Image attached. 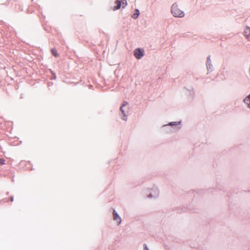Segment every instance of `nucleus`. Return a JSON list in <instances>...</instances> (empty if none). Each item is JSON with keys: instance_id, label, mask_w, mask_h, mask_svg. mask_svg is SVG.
<instances>
[{"instance_id": "nucleus-1", "label": "nucleus", "mask_w": 250, "mask_h": 250, "mask_svg": "<svg viewBox=\"0 0 250 250\" xmlns=\"http://www.w3.org/2000/svg\"><path fill=\"white\" fill-rule=\"evenodd\" d=\"M171 13L175 17L182 18L184 16V13L178 7L176 4H173L171 6Z\"/></svg>"}, {"instance_id": "nucleus-2", "label": "nucleus", "mask_w": 250, "mask_h": 250, "mask_svg": "<svg viewBox=\"0 0 250 250\" xmlns=\"http://www.w3.org/2000/svg\"><path fill=\"white\" fill-rule=\"evenodd\" d=\"M112 218L114 224L117 226H119L121 223L122 219L117 211L114 209L113 210Z\"/></svg>"}, {"instance_id": "nucleus-3", "label": "nucleus", "mask_w": 250, "mask_h": 250, "mask_svg": "<svg viewBox=\"0 0 250 250\" xmlns=\"http://www.w3.org/2000/svg\"><path fill=\"white\" fill-rule=\"evenodd\" d=\"M134 55L137 59H140L144 55V50L140 48L136 49L134 51Z\"/></svg>"}, {"instance_id": "nucleus-4", "label": "nucleus", "mask_w": 250, "mask_h": 250, "mask_svg": "<svg viewBox=\"0 0 250 250\" xmlns=\"http://www.w3.org/2000/svg\"><path fill=\"white\" fill-rule=\"evenodd\" d=\"M128 103L126 102H124L122 105L120 107V110L122 112V114L123 115L122 119L124 120H126V115L125 113V110L124 109V107Z\"/></svg>"}, {"instance_id": "nucleus-5", "label": "nucleus", "mask_w": 250, "mask_h": 250, "mask_svg": "<svg viewBox=\"0 0 250 250\" xmlns=\"http://www.w3.org/2000/svg\"><path fill=\"white\" fill-rule=\"evenodd\" d=\"M244 34L246 38L250 41V28L247 27L246 28L244 31Z\"/></svg>"}, {"instance_id": "nucleus-6", "label": "nucleus", "mask_w": 250, "mask_h": 250, "mask_svg": "<svg viewBox=\"0 0 250 250\" xmlns=\"http://www.w3.org/2000/svg\"><path fill=\"white\" fill-rule=\"evenodd\" d=\"M115 3L117 5L113 8L114 10L119 9L121 6V1H120V0H116Z\"/></svg>"}, {"instance_id": "nucleus-7", "label": "nucleus", "mask_w": 250, "mask_h": 250, "mask_svg": "<svg viewBox=\"0 0 250 250\" xmlns=\"http://www.w3.org/2000/svg\"><path fill=\"white\" fill-rule=\"evenodd\" d=\"M244 102L248 105L249 107L250 108V95L244 100Z\"/></svg>"}, {"instance_id": "nucleus-8", "label": "nucleus", "mask_w": 250, "mask_h": 250, "mask_svg": "<svg viewBox=\"0 0 250 250\" xmlns=\"http://www.w3.org/2000/svg\"><path fill=\"white\" fill-rule=\"evenodd\" d=\"M139 15V11L138 9H136L135 10V13L133 14V15L132 16V17L133 19H135L138 17Z\"/></svg>"}, {"instance_id": "nucleus-9", "label": "nucleus", "mask_w": 250, "mask_h": 250, "mask_svg": "<svg viewBox=\"0 0 250 250\" xmlns=\"http://www.w3.org/2000/svg\"><path fill=\"white\" fill-rule=\"evenodd\" d=\"M51 52L52 55L55 57H57L58 56V54L57 53V51L55 49H52Z\"/></svg>"}, {"instance_id": "nucleus-10", "label": "nucleus", "mask_w": 250, "mask_h": 250, "mask_svg": "<svg viewBox=\"0 0 250 250\" xmlns=\"http://www.w3.org/2000/svg\"><path fill=\"white\" fill-rule=\"evenodd\" d=\"M120 1H121V4H122L123 8L127 5V1L126 0H120Z\"/></svg>"}, {"instance_id": "nucleus-11", "label": "nucleus", "mask_w": 250, "mask_h": 250, "mask_svg": "<svg viewBox=\"0 0 250 250\" xmlns=\"http://www.w3.org/2000/svg\"><path fill=\"white\" fill-rule=\"evenodd\" d=\"M5 164V160L3 159H0V165H3Z\"/></svg>"}, {"instance_id": "nucleus-12", "label": "nucleus", "mask_w": 250, "mask_h": 250, "mask_svg": "<svg viewBox=\"0 0 250 250\" xmlns=\"http://www.w3.org/2000/svg\"><path fill=\"white\" fill-rule=\"evenodd\" d=\"M149 250V249L147 247L146 244L144 245V250Z\"/></svg>"}, {"instance_id": "nucleus-13", "label": "nucleus", "mask_w": 250, "mask_h": 250, "mask_svg": "<svg viewBox=\"0 0 250 250\" xmlns=\"http://www.w3.org/2000/svg\"><path fill=\"white\" fill-rule=\"evenodd\" d=\"M170 125H175V124H173V123H170L169 124Z\"/></svg>"}]
</instances>
